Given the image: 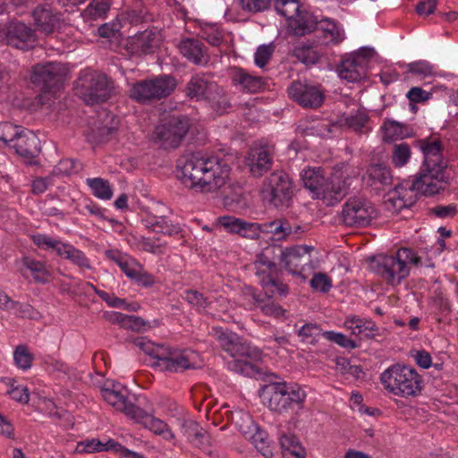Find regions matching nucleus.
<instances>
[{"mask_svg":"<svg viewBox=\"0 0 458 458\" xmlns=\"http://www.w3.org/2000/svg\"><path fill=\"white\" fill-rule=\"evenodd\" d=\"M182 183L199 192H216L224 187L228 180L231 168L228 164L217 157H202L191 155L180 160Z\"/></svg>","mask_w":458,"mask_h":458,"instance_id":"f257e3e1","label":"nucleus"},{"mask_svg":"<svg viewBox=\"0 0 458 458\" xmlns=\"http://www.w3.org/2000/svg\"><path fill=\"white\" fill-rule=\"evenodd\" d=\"M448 176L445 169L438 171L430 167L421 166L420 173L412 183H402L388 192L386 205L387 209L397 212L411 207L419 194L432 196L445 188Z\"/></svg>","mask_w":458,"mask_h":458,"instance_id":"f03ea898","label":"nucleus"},{"mask_svg":"<svg viewBox=\"0 0 458 458\" xmlns=\"http://www.w3.org/2000/svg\"><path fill=\"white\" fill-rule=\"evenodd\" d=\"M217 340L220 347L232 357L227 362L230 370L246 377L260 374L255 364L262 357V352L258 347L244 342L235 333L229 331L220 332Z\"/></svg>","mask_w":458,"mask_h":458,"instance_id":"7ed1b4c3","label":"nucleus"},{"mask_svg":"<svg viewBox=\"0 0 458 458\" xmlns=\"http://www.w3.org/2000/svg\"><path fill=\"white\" fill-rule=\"evenodd\" d=\"M259 394L264 404L280 415L302 409L307 397L306 392L300 385L285 381L265 385Z\"/></svg>","mask_w":458,"mask_h":458,"instance_id":"20e7f679","label":"nucleus"},{"mask_svg":"<svg viewBox=\"0 0 458 458\" xmlns=\"http://www.w3.org/2000/svg\"><path fill=\"white\" fill-rule=\"evenodd\" d=\"M134 344L155 360L152 366L160 371L181 372L193 368L196 363L197 354L191 350H173L144 337L135 339Z\"/></svg>","mask_w":458,"mask_h":458,"instance_id":"39448f33","label":"nucleus"},{"mask_svg":"<svg viewBox=\"0 0 458 458\" xmlns=\"http://www.w3.org/2000/svg\"><path fill=\"white\" fill-rule=\"evenodd\" d=\"M279 250L273 248V245H267L263 248L255 257L252 263V269L257 283L262 287L266 294H279L286 296L288 286L280 280V268L276 264Z\"/></svg>","mask_w":458,"mask_h":458,"instance_id":"423d86ee","label":"nucleus"},{"mask_svg":"<svg viewBox=\"0 0 458 458\" xmlns=\"http://www.w3.org/2000/svg\"><path fill=\"white\" fill-rule=\"evenodd\" d=\"M380 381L388 392L403 398L420 395L424 386L415 369L400 364L392 365L382 372Z\"/></svg>","mask_w":458,"mask_h":458,"instance_id":"0eeeda50","label":"nucleus"},{"mask_svg":"<svg viewBox=\"0 0 458 458\" xmlns=\"http://www.w3.org/2000/svg\"><path fill=\"white\" fill-rule=\"evenodd\" d=\"M408 264L420 266L421 258L411 249L400 248L394 255L380 256L377 271L388 283L398 284L410 274Z\"/></svg>","mask_w":458,"mask_h":458,"instance_id":"6e6552de","label":"nucleus"},{"mask_svg":"<svg viewBox=\"0 0 458 458\" xmlns=\"http://www.w3.org/2000/svg\"><path fill=\"white\" fill-rule=\"evenodd\" d=\"M186 97L196 101L205 100L216 112L223 113L229 107L227 98L222 89L212 80L208 73H196L186 85Z\"/></svg>","mask_w":458,"mask_h":458,"instance_id":"1a4fd4ad","label":"nucleus"},{"mask_svg":"<svg viewBox=\"0 0 458 458\" xmlns=\"http://www.w3.org/2000/svg\"><path fill=\"white\" fill-rule=\"evenodd\" d=\"M176 84L174 77L162 74L133 83L129 96L138 103L151 104L167 98L174 90Z\"/></svg>","mask_w":458,"mask_h":458,"instance_id":"9d476101","label":"nucleus"},{"mask_svg":"<svg viewBox=\"0 0 458 458\" xmlns=\"http://www.w3.org/2000/svg\"><path fill=\"white\" fill-rule=\"evenodd\" d=\"M273 248H277L278 263L293 276L307 278V273L314 269V262L311 253L314 248L309 245H295L292 247H283L279 244H272Z\"/></svg>","mask_w":458,"mask_h":458,"instance_id":"9b49d317","label":"nucleus"},{"mask_svg":"<svg viewBox=\"0 0 458 458\" xmlns=\"http://www.w3.org/2000/svg\"><path fill=\"white\" fill-rule=\"evenodd\" d=\"M3 130L0 140L10 142L15 152L24 159L30 162L40 152V140L33 131L11 123L4 124Z\"/></svg>","mask_w":458,"mask_h":458,"instance_id":"f8f14e48","label":"nucleus"},{"mask_svg":"<svg viewBox=\"0 0 458 458\" xmlns=\"http://www.w3.org/2000/svg\"><path fill=\"white\" fill-rule=\"evenodd\" d=\"M82 98L88 105L103 103L114 93V81L98 72H84L80 77Z\"/></svg>","mask_w":458,"mask_h":458,"instance_id":"ddd939ff","label":"nucleus"},{"mask_svg":"<svg viewBox=\"0 0 458 458\" xmlns=\"http://www.w3.org/2000/svg\"><path fill=\"white\" fill-rule=\"evenodd\" d=\"M261 194L276 208L287 207L293 194L292 179L284 171H275L264 180Z\"/></svg>","mask_w":458,"mask_h":458,"instance_id":"4468645a","label":"nucleus"},{"mask_svg":"<svg viewBox=\"0 0 458 458\" xmlns=\"http://www.w3.org/2000/svg\"><path fill=\"white\" fill-rule=\"evenodd\" d=\"M189 120L185 116H172L167 122L156 127L152 140L164 148H177L189 131Z\"/></svg>","mask_w":458,"mask_h":458,"instance_id":"2eb2a0df","label":"nucleus"},{"mask_svg":"<svg viewBox=\"0 0 458 458\" xmlns=\"http://www.w3.org/2000/svg\"><path fill=\"white\" fill-rule=\"evenodd\" d=\"M377 216L374 206L360 197L350 198L342 208L341 220L350 227H364L370 224Z\"/></svg>","mask_w":458,"mask_h":458,"instance_id":"dca6fc26","label":"nucleus"},{"mask_svg":"<svg viewBox=\"0 0 458 458\" xmlns=\"http://www.w3.org/2000/svg\"><path fill=\"white\" fill-rule=\"evenodd\" d=\"M0 41L18 49L27 50L37 41L36 30L20 21L0 24Z\"/></svg>","mask_w":458,"mask_h":458,"instance_id":"f3484780","label":"nucleus"},{"mask_svg":"<svg viewBox=\"0 0 458 458\" xmlns=\"http://www.w3.org/2000/svg\"><path fill=\"white\" fill-rule=\"evenodd\" d=\"M372 50L362 47L343 58L337 66V72L342 80L347 82H359L367 75L369 59Z\"/></svg>","mask_w":458,"mask_h":458,"instance_id":"a211bd4d","label":"nucleus"},{"mask_svg":"<svg viewBox=\"0 0 458 458\" xmlns=\"http://www.w3.org/2000/svg\"><path fill=\"white\" fill-rule=\"evenodd\" d=\"M288 94L294 102L304 108H318L325 100V93L321 86L300 81L291 83Z\"/></svg>","mask_w":458,"mask_h":458,"instance_id":"6ab92c4d","label":"nucleus"},{"mask_svg":"<svg viewBox=\"0 0 458 458\" xmlns=\"http://www.w3.org/2000/svg\"><path fill=\"white\" fill-rule=\"evenodd\" d=\"M58 64L55 63H47L34 66L31 81L35 85L41 87L43 92H53L59 89L61 76Z\"/></svg>","mask_w":458,"mask_h":458,"instance_id":"aec40b11","label":"nucleus"},{"mask_svg":"<svg viewBox=\"0 0 458 458\" xmlns=\"http://www.w3.org/2000/svg\"><path fill=\"white\" fill-rule=\"evenodd\" d=\"M32 17L37 29L45 34L53 33L60 26L61 14L54 1L38 5L32 12Z\"/></svg>","mask_w":458,"mask_h":458,"instance_id":"412c9836","label":"nucleus"},{"mask_svg":"<svg viewBox=\"0 0 458 458\" xmlns=\"http://www.w3.org/2000/svg\"><path fill=\"white\" fill-rule=\"evenodd\" d=\"M418 146L424 156L422 165L442 171L447 163L443 157V144L439 138L429 137L418 141Z\"/></svg>","mask_w":458,"mask_h":458,"instance_id":"4be33fe9","label":"nucleus"},{"mask_svg":"<svg viewBox=\"0 0 458 458\" xmlns=\"http://www.w3.org/2000/svg\"><path fill=\"white\" fill-rule=\"evenodd\" d=\"M102 398L116 411L124 413L131 420L136 410L140 407L134 405L128 400L127 390L120 385H114L112 388L107 386L100 390Z\"/></svg>","mask_w":458,"mask_h":458,"instance_id":"5701e85b","label":"nucleus"},{"mask_svg":"<svg viewBox=\"0 0 458 458\" xmlns=\"http://www.w3.org/2000/svg\"><path fill=\"white\" fill-rule=\"evenodd\" d=\"M346 188L347 182L343 173L336 171L330 177L325 178L316 199H322L332 206L344 196Z\"/></svg>","mask_w":458,"mask_h":458,"instance_id":"b1692460","label":"nucleus"},{"mask_svg":"<svg viewBox=\"0 0 458 458\" xmlns=\"http://www.w3.org/2000/svg\"><path fill=\"white\" fill-rule=\"evenodd\" d=\"M217 223L227 232L238 233L248 239H255L262 232L261 225L258 223L246 222L234 216H224L217 218Z\"/></svg>","mask_w":458,"mask_h":458,"instance_id":"393cba45","label":"nucleus"},{"mask_svg":"<svg viewBox=\"0 0 458 458\" xmlns=\"http://www.w3.org/2000/svg\"><path fill=\"white\" fill-rule=\"evenodd\" d=\"M273 163L271 150L264 147L250 149L246 159L250 173L254 177H261L272 168Z\"/></svg>","mask_w":458,"mask_h":458,"instance_id":"a878e982","label":"nucleus"},{"mask_svg":"<svg viewBox=\"0 0 458 458\" xmlns=\"http://www.w3.org/2000/svg\"><path fill=\"white\" fill-rule=\"evenodd\" d=\"M131 420L165 440L171 441L174 438V434L164 420L152 416L140 407L136 410Z\"/></svg>","mask_w":458,"mask_h":458,"instance_id":"bb28decb","label":"nucleus"},{"mask_svg":"<svg viewBox=\"0 0 458 458\" xmlns=\"http://www.w3.org/2000/svg\"><path fill=\"white\" fill-rule=\"evenodd\" d=\"M320 33L319 40L325 46H337L345 38V31L344 26L338 21L331 18H324L318 24Z\"/></svg>","mask_w":458,"mask_h":458,"instance_id":"cd10ccee","label":"nucleus"},{"mask_svg":"<svg viewBox=\"0 0 458 458\" xmlns=\"http://www.w3.org/2000/svg\"><path fill=\"white\" fill-rule=\"evenodd\" d=\"M180 53L190 62L203 65L208 63V48L202 41L197 38H186L179 44Z\"/></svg>","mask_w":458,"mask_h":458,"instance_id":"c85d7f7f","label":"nucleus"},{"mask_svg":"<svg viewBox=\"0 0 458 458\" xmlns=\"http://www.w3.org/2000/svg\"><path fill=\"white\" fill-rule=\"evenodd\" d=\"M230 77L233 84L244 92L256 93L265 87L262 77L250 74L240 67H233L230 70Z\"/></svg>","mask_w":458,"mask_h":458,"instance_id":"c756f323","label":"nucleus"},{"mask_svg":"<svg viewBox=\"0 0 458 458\" xmlns=\"http://www.w3.org/2000/svg\"><path fill=\"white\" fill-rule=\"evenodd\" d=\"M240 431L244 438L250 441L265 458H272L273 454L270 449L268 436L258 425L250 422V425L241 426Z\"/></svg>","mask_w":458,"mask_h":458,"instance_id":"7c9ffc66","label":"nucleus"},{"mask_svg":"<svg viewBox=\"0 0 458 458\" xmlns=\"http://www.w3.org/2000/svg\"><path fill=\"white\" fill-rule=\"evenodd\" d=\"M162 41V35L157 29L137 33L130 39L133 53L148 54L153 52Z\"/></svg>","mask_w":458,"mask_h":458,"instance_id":"2f4dec72","label":"nucleus"},{"mask_svg":"<svg viewBox=\"0 0 458 458\" xmlns=\"http://www.w3.org/2000/svg\"><path fill=\"white\" fill-rule=\"evenodd\" d=\"M364 182L372 190L379 191L392 183L390 169L381 164L371 165L367 169Z\"/></svg>","mask_w":458,"mask_h":458,"instance_id":"473e14b6","label":"nucleus"},{"mask_svg":"<svg viewBox=\"0 0 458 458\" xmlns=\"http://www.w3.org/2000/svg\"><path fill=\"white\" fill-rule=\"evenodd\" d=\"M344 327L351 331L352 335L366 339H373L380 336V328L372 320L363 319L358 317L348 318Z\"/></svg>","mask_w":458,"mask_h":458,"instance_id":"72a5a7b5","label":"nucleus"},{"mask_svg":"<svg viewBox=\"0 0 458 458\" xmlns=\"http://www.w3.org/2000/svg\"><path fill=\"white\" fill-rule=\"evenodd\" d=\"M287 24L289 30L293 35L302 37L314 31L318 27V21L312 13L301 10Z\"/></svg>","mask_w":458,"mask_h":458,"instance_id":"f704fd0d","label":"nucleus"},{"mask_svg":"<svg viewBox=\"0 0 458 458\" xmlns=\"http://www.w3.org/2000/svg\"><path fill=\"white\" fill-rule=\"evenodd\" d=\"M182 434L195 446L201 448L209 443L207 431L192 420H183L181 423Z\"/></svg>","mask_w":458,"mask_h":458,"instance_id":"c9c22d12","label":"nucleus"},{"mask_svg":"<svg viewBox=\"0 0 458 458\" xmlns=\"http://www.w3.org/2000/svg\"><path fill=\"white\" fill-rule=\"evenodd\" d=\"M143 222L145 226L154 233L167 235L178 234L180 233V227L177 225L172 224V222L164 216H157L148 215Z\"/></svg>","mask_w":458,"mask_h":458,"instance_id":"e433bc0d","label":"nucleus"},{"mask_svg":"<svg viewBox=\"0 0 458 458\" xmlns=\"http://www.w3.org/2000/svg\"><path fill=\"white\" fill-rule=\"evenodd\" d=\"M341 121L349 129L360 134H366L371 130L369 117L364 110H357L344 115Z\"/></svg>","mask_w":458,"mask_h":458,"instance_id":"4c0bfd02","label":"nucleus"},{"mask_svg":"<svg viewBox=\"0 0 458 458\" xmlns=\"http://www.w3.org/2000/svg\"><path fill=\"white\" fill-rule=\"evenodd\" d=\"M301 178L304 187L309 189L316 198L325 180L323 170L320 167H308L302 170Z\"/></svg>","mask_w":458,"mask_h":458,"instance_id":"58836bf2","label":"nucleus"},{"mask_svg":"<svg viewBox=\"0 0 458 458\" xmlns=\"http://www.w3.org/2000/svg\"><path fill=\"white\" fill-rule=\"evenodd\" d=\"M24 268L29 270L37 283L45 284L49 281L50 272L45 263L25 256L21 260Z\"/></svg>","mask_w":458,"mask_h":458,"instance_id":"ea45409f","label":"nucleus"},{"mask_svg":"<svg viewBox=\"0 0 458 458\" xmlns=\"http://www.w3.org/2000/svg\"><path fill=\"white\" fill-rule=\"evenodd\" d=\"M112 0H91L81 15L86 21L105 19L110 10Z\"/></svg>","mask_w":458,"mask_h":458,"instance_id":"a19ab883","label":"nucleus"},{"mask_svg":"<svg viewBox=\"0 0 458 458\" xmlns=\"http://www.w3.org/2000/svg\"><path fill=\"white\" fill-rule=\"evenodd\" d=\"M293 55L305 64H315L321 56L310 42L298 43L293 50Z\"/></svg>","mask_w":458,"mask_h":458,"instance_id":"79ce46f5","label":"nucleus"},{"mask_svg":"<svg viewBox=\"0 0 458 458\" xmlns=\"http://www.w3.org/2000/svg\"><path fill=\"white\" fill-rule=\"evenodd\" d=\"M284 458H305V452L293 435H283L280 439Z\"/></svg>","mask_w":458,"mask_h":458,"instance_id":"37998d69","label":"nucleus"},{"mask_svg":"<svg viewBox=\"0 0 458 458\" xmlns=\"http://www.w3.org/2000/svg\"><path fill=\"white\" fill-rule=\"evenodd\" d=\"M261 230L263 233L272 234L275 240L282 241L289 238L291 223L284 219H276L261 225Z\"/></svg>","mask_w":458,"mask_h":458,"instance_id":"c03bdc74","label":"nucleus"},{"mask_svg":"<svg viewBox=\"0 0 458 458\" xmlns=\"http://www.w3.org/2000/svg\"><path fill=\"white\" fill-rule=\"evenodd\" d=\"M86 183L98 199L108 200L113 197V191L107 180L100 177L88 178Z\"/></svg>","mask_w":458,"mask_h":458,"instance_id":"a18cd8bd","label":"nucleus"},{"mask_svg":"<svg viewBox=\"0 0 458 458\" xmlns=\"http://www.w3.org/2000/svg\"><path fill=\"white\" fill-rule=\"evenodd\" d=\"M199 34L212 46H219L223 41V32L216 23H200Z\"/></svg>","mask_w":458,"mask_h":458,"instance_id":"49530a36","label":"nucleus"},{"mask_svg":"<svg viewBox=\"0 0 458 458\" xmlns=\"http://www.w3.org/2000/svg\"><path fill=\"white\" fill-rule=\"evenodd\" d=\"M275 7L280 15L285 17L287 22L301 11L297 0H277Z\"/></svg>","mask_w":458,"mask_h":458,"instance_id":"de8ad7c7","label":"nucleus"},{"mask_svg":"<svg viewBox=\"0 0 458 458\" xmlns=\"http://www.w3.org/2000/svg\"><path fill=\"white\" fill-rule=\"evenodd\" d=\"M255 308L259 310L264 315L280 318L284 316V310L276 304L270 297L267 299H257L255 301Z\"/></svg>","mask_w":458,"mask_h":458,"instance_id":"09e8293b","label":"nucleus"},{"mask_svg":"<svg viewBox=\"0 0 458 458\" xmlns=\"http://www.w3.org/2000/svg\"><path fill=\"white\" fill-rule=\"evenodd\" d=\"M411 148L407 143L394 144L392 151V163L396 167H402L411 158Z\"/></svg>","mask_w":458,"mask_h":458,"instance_id":"8fccbe9b","label":"nucleus"},{"mask_svg":"<svg viewBox=\"0 0 458 458\" xmlns=\"http://www.w3.org/2000/svg\"><path fill=\"white\" fill-rule=\"evenodd\" d=\"M33 355L26 345H18L13 352L15 365L23 370L29 369L33 361Z\"/></svg>","mask_w":458,"mask_h":458,"instance_id":"3c124183","label":"nucleus"},{"mask_svg":"<svg viewBox=\"0 0 458 458\" xmlns=\"http://www.w3.org/2000/svg\"><path fill=\"white\" fill-rule=\"evenodd\" d=\"M323 336L333 343L337 344L339 346L348 349L353 350L358 347V344L355 341L348 338L345 335L335 331H326L322 333Z\"/></svg>","mask_w":458,"mask_h":458,"instance_id":"603ef678","label":"nucleus"},{"mask_svg":"<svg viewBox=\"0 0 458 458\" xmlns=\"http://www.w3.org/2000/svg\"><path fill=\"white\" fill-rule=\"evenodd\" d=\"M383 140L385 141H393L403 136V126L394 121H385L382 126Z\"/></svg>","mask_w":458,"mask_h":458,"instance_id":"864d4df0","label":"nucleus"},{"mask_svg":"<svg viewBox=\"0 0 458 458\" xmlns=\"http://www.w3.org/2000/svg\"><path fill=\"white\" fill-rule=\"evenodd\" d=\"M310 284V287L317 292L327 293L332 287V281L325 273H315Z\"/></svg>","mask_w":458,"mask_h":458,"instance_id":"5fc2aeb1","label":"nucleus"},{"mask_svg":"<svg viewBox=\"0 0 458 458\" xmlns=\"http://www.w3.org/2000/svg\"><path fill=\"white\" fill-rule=\"evenodd\" d=\"M184 294L186 301L199 310H206L209 304L208 299L196 290H186Z\"/></svg>","mask_w":458,"mask_h":458,"instance_id":"6e6d98bb","label":"nucleus"},{"mask_svg":"<svg viewBox=\"0 0 458 458\" xmlns=\"http://www.w3.org/2000/svg\"><path fill=\"white\" fill-rule=\"evenodd\" d=\"M273 52L274 47L272 44L259 47L254 55L255 64L259 68H263L271 59Z\"/></svg>","mask_w":458,"mask_h":458,"instance_id":"4d7b16f0","label":"nucleus"},{"mask_svg":"<svg viewBox=\"0 0 458 458\" xmlns=\"http://www.w3.org/2000/svg\"><path fill=\"white\" fill-rule=\"evenodd\" d=\"M408 72L421 77H428L433 73V66L428 62L420 60L409 64Z\"/></svg>","mask_w":458,"mask_h":458,"instance_id":"13d9d810","label":"nucleus"},{"mask_svg":"<svg viewBox=\"0 0 458 458\" xmlns=\"http://www.w3.org/2000/svg\"><path fill=\"white\" fill-rule=\"evenodd\" d=\"M65 259L80 267L87 269L91 268L89 261L86 255L84 254V252H82L81 250L76 249L74 246H72Z\"/></svg>","mask_w":458,"mask_h":458,"instance_id":"bf43d9fd","label":"nucleus"},{"mask_svg":"<svg viewBox=\"0 0 458 458\" xmlns=\"http://www.w3.org/2000/svg\"><path fill=\"white\" fill-rule=\"evenodd\" d=\"M242 10L250 13H259L267 10L271 0H239Z\"/></svg>","mask_w":458,"mask_h":458,"instance_id":"052dcab7","label":"nucleus"},{"mask_svg":"<svg viewBox=\"0 0 458 458\" xmlns=\"http://www.w3.org/2000/svg\"><path fill=\"white\" fill-rule=\"evenodd\" d=\"M432 93L422 89L420 87H412L406 94L411 103H424L429 100Z\"/></svg>","mask_w":458,"mask_h":458,"instance_id":"680f3d73","label":"nucleus"},{"mask_svg":"<svg viewBox=\"0 0 458 458\" xmlns=\"http://www.w3.org/2000/svg\"><path fill=\"white\" fill-rule=\"evenodd\" d=\"M53 184V177H37L31 182V191L35 195L44 193Z\"/></svg>","mask_w":458,"mask_h":458,"instance_id":"e2e57ef3","label":"nucleus"},{"mask_svg":"<svg viewBox=\"0 0 458 458\" xmlns=\"http://www.w3.org/2000/svg\"><path fill=\"white\" fill-rule=\"evenodd\" d=\"M131 279L143 286H150L155 283L154 276L148 273L140 264V268L136 269L134 276Z\"/></svg>","mask_w":458,"mask_h":458,"instance_id":"0e129e2a","label":"nucleus"},{"mask_svg":"<svg viewBox=\"0 0 458 458\" xmlns=\"http://www.w3.org/2000/svg\"><path fill=\"white\" fill-rule=\"evenodd\" d=\"M432 304L441 313L449 312L451 310L450 302L442 292L436 291L434 293Z\"/></svg>","mask_w":458,"mask_h":458,"instance_id":"69168bd1","label":"nucleus"},{"mask_svg":"<svg viewBox=\"0 0 458 458\" xmlns=\"http://www.w3.org/2000/svg\"><path fill=\"white\" fill-rule=\"evenodd\" d=\"M119 267L128 278H131L137 268H140V263L130 256H127L123 262H119Z\"/></svg>","mask_w":458,"mask_h":458,"instance_id":"338daca9","label":"nucleus"},{"mask_svg":"<svg viewBox=\"0 0 458 458\" xmlns=\"http://www.w3.org/2000/svg\"><path fill=\"white\" fill-rule=\"evenodd\" d=\"M320 332V328L315 324H306L298 330V335L303 341H312Z\"/></svg>","mask_w":458,"mask_h":458,"instance_id":"774afa93","label":"nucleus"}]
</instances>
